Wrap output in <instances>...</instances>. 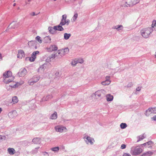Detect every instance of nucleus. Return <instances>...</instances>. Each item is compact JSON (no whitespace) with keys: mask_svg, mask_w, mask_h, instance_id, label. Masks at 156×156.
Listing matches in <instances>:
<instances>
[{"mask_svg":"<svg viewBox=\"0 0 156 156\" xmlns=\"http://www.w3.org/2000/svg\"><path fill=\"white\" fill-rule=\"evenodd\" d=\"M123 156H131V155L127 153H125L124 154Z\"/></svg>","mask_w":156,"mask_h":156,"instance_id":"42","label":"nucleus"},{"mask_svg":"<svg viewBox=\"0 0 156 156\" xmlns=\"http://www.w3.org/2000/svg\"><path fill=\"white\" fill-rule=\"evenodd\" d=\"M152 120L156 121V115H154L153 117L151 118Z\"/></svg>","mask_w":156,"mask_h":156,"instance_id":"41","label":"nucleus"},{"mask_svg":"<svg viewBox=\"0 0 156 156\" xmlns=\"http://www.w3.org/2000/svg\"><path fill=\"white\" fill-rule=\"evenodd\" d=\"M153 31V30L151 27L145 28L141 31V34L144 37L147 38Z\"/></svg>","mask_w":156,"mask_h":156,"instance_id":"1","label":"nucleus"},{"mask_svg":"<svg viewBox=\"0 0 156 156\" xmlns=\"http://www.w3.org/2000/svg\"><path fill=\"white\" fill-rule=\"evenodd\" d=\"M39 42H40V43H41V40H40V41H39Z\"/></svg>","mask_w":156,"mask_h":156,"instance_id":"51","label":"nucleus"},{"mask_svg":"<svg viewBox=\"0 0 156 156\" xmlns=\"http://www.w3.org/2000/svg\"><path fill=\"white\" fill-rule=\"evenodd\" d=\"M57 117V113L56 112H54V113L52 114L50 117V119H56Z\"/></svg>","mask_w":156,"mask_h":156,"instance_id":"18","label":"nucleus"},{"mask_svg":"<svg viewBox=\"0 0 156 156\" xmlns=\"http://www.w3.org/2000/svg\"><path fill=\"white\" fill-rule=\"evenodd\" d=\"M155 56H156V53H155Z\"/></svg>","mask_w":156,"mask_h":156,"instance_id":"55","label":"nucleus"},{"mask_svg":"<svg viewBox=\"0 0 156 156\" xmlns=\"http://www.w3.org/2000/svg\"><path fill=\"white\" fill-rule=\"evenodd\" d=\"M151 27L154 28V30H156V21L155 20H154L152 21Z\"/></svg>","mask_w":156,"mask_h":156,"instance_id":"28","label":"nucleus"},{"mask_svg":"<svg viewBox=\"0 0 156 156\" xmlns=\"http://www.w3.org/2000/svg\"><path fill=\"white\" fill-rule=\"evenodd\" d=\"M141 90V87H138L136 89L137 91H139Z\"/></svg>","mask_w":156,"mask_h":156,"instance_id":"45","label":"nucleus"},{"mask_svg":"<svg viewBox=\"0 0 156 156\" xmlns=\"http://www.w3.org/2000/svg\"><path fill=\"white\" fill-rule=\"evenodd\" d=\"M39 80L38 77L36 76H34L32 79L29 80L28 81V83L30 85H32L35 83L37 82Z\"/></svg>","mask_w":156,"mask_h":156,"instance_id":"8","label":"nucleus"},{"mask_svg":"<svg viewBox=\"0 0 156 156\" xmlns=\"http://www.w3.org/2000/svg\"><path fill=\"white\" fill-rule=\"evenodd\" d=\"M152 113H156V109L155 108H151L148 109L146 111L145 115L147 116H148Z\"/></svg>","mask_w":156,"mask_h":156,"instance_id":"9","label":"nucleus"},{"mask_svg":"<svg viewBox=\"0 0 156 156\" xmlns=\"http://www.w3.org/2000/svg\"><path fill=\"white\" fill-rule=\"evenodd\" d=\"M126 147V145L125 144H122L121 147V148L122 149H124Z\"/></svg>","mask_w":156,"mask_h":156,"instance_id":"40","label":"nucleus"},{"mask_svg":"<svg viewBox=\"0 0 156 156\" xmlns=\"http://www.w3.org/2000/svg\"><path fill=\"white\" fill-rule=\"evenodd\" d=\"M2 109L1 108H0V113H1V112L2 111Z\"/></svg>","mask_w":156,"mask_h":156,"instance_id":"49","label":"nucleus"},{"mask_svg":"<svg viewBox=\"0 0 156 156\" xmlns=\"http://www.w3.org/2000/svg\"><path fill=\"white\" fill-rule=\"evenodd\" d=\"M67 16L66 14L63 15L62 16V18L60 24L62 26L64 25L65 24L68 25L69 22V20H66Z\"/></svg>","mask_w":156,"mask_h":156,"instance_id":"4","label":"nucleus"},{"mask_svg":"<svg viewBox=\"0 0 156 156\" xmlns=\"http://www.w3.org/2000/svg\"><path fill=\"white\" fill-rule=\"evenodd\" d=\"M106 80L101 82V84L103 85H108L111 83V81L109 80V77H106Z\"/></svg>","mask_w":156,"mask_h":156,"instance_id":"14","label":"nucleus"},{"mask_svg":"<svg viewBox=\"0 0 156 156\" xmlns=\"http://www.w3.org/2000/svg\"><path fill=\"white\" fill-rule=\"evenodd\" d=\"M104 91H105L104 90H101L96 91L95 93V95L96 97H100L101 96V94Z\"/></svg>","mask_w":156,"mask_h":156,"instance_id":"20","label":"nucleus"},{"mask_svg":"<svg viewBox=\"0 0 156 156\" xmlns=\"http://www.w3.org/2000/svg\"><path fill=\"white\" fill-rule=\"evenodd\" d=\"M27 74V70L24 68L21 69L18 73V75L20 77H23Z\"/></svg>","mask_w":156,"mask_h":156,"instance_id":"7","label":"nucleus"},{"mask_svg":"<svg viewBox=\"0 0 156 156\" xmlns=\"http://www.w3.org/2000/svg\"><path fill=\"white\" fill-rule=\"evenodd\" d=\"M57 56H56V54H52L51 56H49L46 59V61L48 62H49L51 61V59L52 58H54Z\"/></svg>","mask_w":156,"mask_h":156,"instance_id":"16","label":"nucleus"},{"mask_svg":"<svg viewBox=\"0 0 156 156\" xmlns=\"http://www.w3.org/2000/svg\"><path fill=\"white\" fill-rule=\"evenodd\" d=\"M17 83H16V84H15L14 86H11V87H13V88H15L16 87V85H17Z\"/></svg>","mask_w":156,"mask_h":156,"instance_id":"47","label":"nucleus"},{"mask_svg":"<svg viewBox=\"0 0 156 156\" xmlns=\"http://www.w3.org/2000/svg\"><path fill=\"white\" fill-rule=\"evenodd\" d=\"M14 79L13 77L10 78L9 79H4V82L5 83H9L12 81Z\"/></svg>","mask_w":156,"mask_h":156,"instance_id":"15","label":"nucleus"},{"mask_svg":"<svg viewBox=\"0 0 156 156\" xmlns=\"http://www.w3.org/2000/svg\"><path fill=\"white\" fill-rule=\"evenodd\" d=\"M54 28L55 30L62 31L63 30V28L61 26H58L54 27Z\"/></svg>","mask_w":156,"mask_h":156,"instance_id":"19","label":"nucleus"},{"mask_svg":"<svg viewBox=\"0 0 156 156\" xmlns=\"http://www.w3.org/2000/svg\"><path fill=\"white\" fill-rule=\"evenodd\" d=\"M139 0H132L131 1V4L129 5V6H130V5H135L136 4L139 3Z\"/></svg>","mask_w":156,"mask_h":156,"instance_id":"24","label":"nucleus"},{"mask_svg":"<svg viewBox=\"0 0 156 156\" xmlns=\"http://www.w3.org/2000/svg\"><path fill=\"white\" fill-rule=\"evenodd\" d=\"M59 147H55L52 148L51 149V150L55 152H58L59 150Z\"/></svg>","mask_w":156,"mask_h":156,"instance_id":"34","label":"nucleus"},{"mask_svg":"<svg viewBox=\"0 0 156 156\" xmlns=\"http://www.w3.org/2000/svg\"><path fill=\"white\" fill-rule=\"evenodd\" d=\"M78 62V61L76 59L73 60L71 62L72 65L73 66H75Z\"/></svg>","mask_w":156,"mask_h":156,"instance_id":"33","label":"nucleus"},{"mask_svg":"<svg viewBox=\"0 0 156 156\" xmlns=\"http://www.w3.org/2000/svg\"><path fill=\"white\" fill-rule=\"evenodd\" d=\"M83 60L82 59H81L80 60V61H78V62H79V63H83Z\"/></svg>","mask_w":156,"mask_h":156,"instance_id":"43","label":"nucleus"},{"mask_svg":"<svg viewBox=\"0 0 156 156\" xmlns=\"http://www.w3.org/2000/svg\"><path fill=\"white\" fill-rule=\"evenodd\" d=\"M0 139H2V137L1 136H0Z\"/></svg>","mask_w":156,"mask_h":156,"instance_id":"53","label":"nucleus"},{"mask_svg":"<svg viewBox=\"0 0 156 156\" xmlns=\"http://www.w3.org/2000/svg\"><path fill=\"white\" fill-rule=\"evenodd\" d=\"M31 0H28V2H30Z\"/></svg>","mask_w":156,"mask_h":156,"instance_id":"52","label":"nucleus"},{"mask_svg":"<svg viewBox=\"0 0 156 156\" xmlns=\"http://www.w3.org/2000/svg\"><path fill=\"white\" fill-rule=\"evenodd\" d=\"M33 142L34 143H36L38 142L39 141L38 138H34L32 140Z\"/></svg>","mask_w":156,"mask_h":156,"instance_id":"37","label":"nucleus"},{"mask_svg":"<svg viewBox=\"0 0 156 156\" xmlns=\"http://www.w3.org/2000/svg\"><path fill=\"white\" fill-rule=\"evenodd\" d=\"M39 53V52L38 51L34 52L32 54L31 57H28L26 58L25 59L26 60H29L30 62L34 61L36 58V55L37 54H38Z\"/></svg>","mask_w":156,"mask_h":156,"instance_id":"6","label":"nucleus"},{"mask_svg":"<svg viewBox=\"0 0 156 156\" xmlns=\"http://www.w3.org/2000/svg\"><path fill=\"white\" fill-rule=\"evenodd\" d=\"M37 43L36 41H31L29 42L28 43V45L30 47H34L35 49L37 48L36 47L37 44Z\"/></svg>","mask_w":156,"mask_h":156,"instance_id":"12","label":"nucleus"},{"mask_svg":"<svg viewBox=\"0 0 156 156\" xmlns=\"http://www.w3.org/2000/svg\"><path fill=\"white\" fill-rule=\"evenodd\" d=\"M145 138V136L144 134L140 135L138 137V140L137 141V142H138L142 140Z\"/></svg>","mask_w":156,"mask_h":156,"instance_id":"25","label":"nucleus"},{"mask_svg":"<svg viewBox=\"0 0 156 156\" xmlns=\"http://www.w3.org/2000/svg\"><path fill=\"white\" fill-rule=\"evenodd\" d=\"M106 99L108 101H112L113 98V97L112 95H111L110 94H108L106 96Z\"/></svg>","mask_w":156,"mask_h":156,"instance_id":"17","label":"nucleus"},{"mask_svg":"<svg viewBox=\"0 0 156 156\" xmlns=\"http://www.w3.org/2000/svg\"><path fill=\"white\" fill-rule=\"evenodd\" d=\"M152 154L153 153L149 151L146 153L145 155H146L147 156H148L152 155Z\"/></svg>","mask_w":156,"mask_h":156,"instance_id":"38","label":"nucleus"},{"mask_svg":"<svg viewBox=\"0 0 156 156\" xmlns=\"http://www.w3.org/2000/svg\"><path fill=\"white\" fill-rule=\"evenodd\" d=\"M51 38L47 36L44 37V42L46 43H50L51 42Z\"/></svg>","mask_w":156,"mask_h":156,"instance_id":"23","label":"nucleus"},{"mask_svg":"<svg viewBox=\"0 0 156 156\" xmlns=\"http://www.w3.org/2000/svg\"><path fill=\"white\" fill-rule=\"evenodd\" d=\"M25 54L24 51L22 50H19L18 51V53L17 55V57L19 58L22 59L25 57Z\"/></svg>","mask_w":156,"mask_h":156,"instance_id":"10","label":"nucleus"},{"mask_svg":"<svg viewBox=\"0 0 156 156\" xmlns=\"http://www.w3.org/2000/svg\"><path fill=\"white\" fill-rule=\"evenodd\" d=\"M123 27L122 25H118L114 27V28L118 30H122L123 29Z\"/></svg>","mask_w":156,"mask_h":156,"instance_id":"26","label":"nucleus"},{"mask_svg":"<svg viewBox=\"0 0 156 156\" xmlns=\"http://www.w3.org/2000/svg\"><path fill=\"white\" fill-rule=\"evenodd\" d=\"M71 36L70 34L65 33L64 34V38L66 40L68 39L69 37Z\"/></svg>","mask_w":156,"mask_h":156,"instance_id":"31","label":"nucleus"},{"mask_svg":"<svg viewBox=\"0 0 156 156\" xmlns=\"http://www.w3.org/2000/svg\"><path fill=\"white\" fill-rule=\"evenodd\" d=\"M69 52V49L68 48H66L64 49L63 51H58L57 53H56V56H58L59 57L62 56L64 54L68 53Z\"/></svg>","mask_w":156,"mask_h":156,"instance_id":"3","label":"nucleus"},{"mask_svg":"<svg viewBox=\"0 0 156 156\" xmlns=\"http://www.w3.org/2000/svg\"><path fill=\"white\" fill-rule=\"evenodd\" d=\"M57 47L55 45H51L49 48H47V50L48 52H51L54 51L56 50Z\"/></svg>","mask_w":156,"mask_h":156,"instance_id":"13","label":"nucleus"},{"mask_svg":"<svg viewBox=\"0 0 156 156\" xmlns=\"http://www.w3.org/2000/svg\"><path fill=\"white\" fill-rule=\"evenodd\" d=\"M12 101L14 104L16 103L18 101V100L17 97H14L12 99Z\"/></svg>","mask_w":156,"mask_h":156,"instance_id":"32","label":"nucleus"},{"mask_svg":"<svg viewBox=\"0 0 156 156\" xmlns=\"http://www.w3.org/2000/svg\"><path fill=\"white\" fill-rule=\"evenodd\" d=\"M38 14V13L35 14V13L34 12H31L30 13V15L32 16H34Z\"/></svg>","mask_w":156,"mask_h":156,"instance_id":"39","label":"nucleus"},{"mask_svg":"<svg viewBox=\"0 0 156 156\" xmlns=\"http://www.w3.org/2000/svg\"><path fill=\"white\" fill-rule=\"evenodd\" d=\"M8 151L9 154L11 155L14 154L15 152V150L13 148H9Z\"/></svg>","mask_w":156,"mask_h":156,"instance_id":"21","label":"nucleus"},{"mask_svg":"<svg viewBox=\"0 0 156 156\" xmlns=\"http://www.w3.org/2000/svg\"><path fill=\"white\" fill-rule=\"evenodd\" d=\"M143 151L141 148L136 147L131 151V154L133 155H138L141 153Z\"/></svg>","mask_w":156,"mask_h":156,"instance_id":"2","label":"nucleus"},{"mask_svg":"<svg viewBox=\"0 0 156 156\" xmlns=\"http://www.w3.org/2000/svg\"><path fill=\"white\" fill-rule=\"evenodd\" d=\"M3 77L4 79L8 78H11L12 77V73L9 71H7L4 73L3 74Z\"/></svg>","mask_w":156,"mask_h":156,"instance_id":"11","label":"nucleus"},{"mask_svg":"<svg viewBox=\"0 0 156 156\" xmlns=\"http://www.w3.org/2000/svg\"><path fill=\"white\" fill-rule=\"evenodd\" d=\"M127 125L125 123H122L120 125V126L121 129H123L127 127Z\"/></svg>","mask_w":156,"mask_h":156,"instance_id":"35","label":"nucleus"},{"mask_svg":"<svg viewBox=\"0 0 156 156\" xmlns=\"http://www.w3.org/2000/svg\"><path fill=\"white\" fill-rule=\"evenodd\" d=\"M152 144V142L151 141H150L148 142H146V143H145L142 144H141V145H143L144 146L148 147H149L150 146V145H151Z\"/></svg>","mask_w":156,"mask_h":156,"instance_id":"22","label":"nucleus"},{"mask_svg":"<svg viewBox=\"0 0 156 156\" xmlns=\"http://www.w3.org/2000/svg\"><path fill=\"white\" fill-rule=\"evenodd\" d=\"M78 14L77 13H75L73 16V17L72 19H73V21L74 22L75 21H76V19L78 17Z\"/></svg>","mask_w":156,"mask_h":156,"instance_id":"36","label":"nucleus"},{"mask_svg":"<svg viewBox=\"0 0 156 156\" xmlns=\"http://www.w3.org/2000/svg\"><path fill=\"white\" fill-rule=\"evenodd\" d=\"M44 155H48V154L47 153V152H44Z\"/></svg>","mask_w":156,"mask_h":156,"instance_id":"48","label":"nucleus"},{"mask_svg":"<svg viewBox=\"0 0 156 156\" xmlns=\"http://www.w3.org/2000/svg\"><path fill=\"white\" fill-rule=\"evenodd\" d=\"M87 140H86V142L87 143H89L91 144H92L93 143V140L90 137L87 136L86 138Z\"/></svg>","mask_w":156,"mask_h":156,"instance_id":"27","label":"nucleus"},{"mask_svg":"<svg viewBox=\"0 0 156 156\" xmlns=\"http://www.w3.org/2000/svg\"><path fill=\"white\" fill-rule=\"evenodd\" d=\"M18 23H15L14 24V25H18Z\"/></svg>","mask_w":156,"mask_h":156,"instance_id":"50","label":"nucleus"},{"mask_svg":"<svg viewBox=\"0 0 156 156\" xmlns=\"http://www.w3.org/2000/svg\"><path fill=\"white\" fill-rule=\"evenodd\" d=\"M52 96L51 95H48L46 96V97H44L43 98V101H48L49 99L52 98Z\"/></svg>","mask_w":156,"mask_h":156,"instance_id":"29","label":"nucleus"},{"mask_svg":"<svg viewBox=\"0 0 156 156\" xmlns=\"http://www.w3.org/2000/svg\"><path fill=\"white\" fill-rule=\"evenodd\" d=\"M2 60V54L0 53V60Z\"/></svg>","mask_w":156,"mask_h":156,"instance_id":"44","label":"nucleus"},{"mask_svg":"<svg viewBox=\"0 0 156 156\" xmlns=\"http://www.w3.org/2000/svg\"><path fill=\"white\" fill-rule=\"evenodd\" d=\"M36 40H37L38 41H39V36H37L36 38Z\"/></svg>","mask_w":156,"mask_h":156,"instance_id":"46","label":"nucleus"},{"mask_svg":"<svg viewBox=\"0 0 156 156\" xmlns=\"http://www.w3.org/2000/svg\"><path fill=\"white\" fill-rule=\"evenodd\" d=\"M48 29L50 33L54 34L55 32V30L54 28V27H48Z\"/></svg>","mask_w":156,"mask_h":156,"instance_id":"30","label":"nucleus"},{"mask_svg":"<svg viewBox=\"0 0 156 156\" xmlns=\"http://www.w3.org/2000/svg\"><path fill=\"white\" fill-rule=\"evenodd\" d=\"M55 129L56 132L62 133L66 131V127L61 125L56 126L55 127Z\"/></svg>","mask_w":156,"mask_h":156,"instance_id":"5","label":"nucleus"},{"mask_svg":"<svg viewBox=\"0 0 156 156\" xmlns=\"http://www.w3.org/2000/svg\"><path fill=\"white\" fill-rule=\"evenodd\" d=\"M13 6H15V4H14V5H13Z\"/></svg>","mask_w":156,"mask_h":156,"instance_id":"54","label":"nucleus"}]
</instances>
